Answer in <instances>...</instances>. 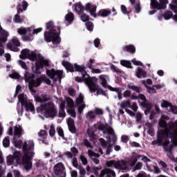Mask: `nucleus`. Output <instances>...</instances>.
I'll return each instance as SVG.
<instances>
[{
	"mask_svg": "<svg viewBox=\"0 0 177 177\" xmlns=\"http://www.w3.org/2000/svg\"><path fill=\"white\" fill-rule=\"evenodd\" d=\"M46 28L49 31L44 32V37L46 42H53L54 45H58L62 41L60 39V27L57 26V30L55 28L53 21H50L46 24Z\"/></svg>",
	"mask_w": 177,
	"mask_h": 177,
	"instance_id": "obj_1",
	"label": "nucleus"
},
{
	"mask_svg": "<svg viewBox=\"0 0 177 177\" xmlns=\"http://www.w3.org/2000/svg\"><path fill=\"white\" fill-rule=\"evenodd\" d=\"M162 131H169V134L167 137H162V145L165 151H172L174 150V145L171 144L169 147L168 145L171 143L169 139H177V122H171L169 127Z\"/></svg>",
	"mask_w": 177,
	"mask_h": 177,
	"instance_id": "obj_2",
	"label": "nucleus"
},
{
	"mask_svg": "<svg viewBox=\"0 0 177 177\" xmlns=\"http://www.w3.org/2000/svg\"><path fill=\"white\" fill-rule=\"evenodd\" d=\"M15 147L17 149H21L24 152V156L26 157V160H32V157H34V141L29 140L28 144H27V141H25L23 143L22 140H16L12 142Z\"/></svg>",
	"mask_w": 177,
	"mask_h": 177,
	"instance_id": "obj_3",
	"label": "nucleus"
},
{
	"mask_svg": "<svg viewBox=\"0 0 177 177\" xmlns=\"http://www.w3.org/2000/svg\"><path fill=\"white\" fill-rule=\"evenodd\" d=\"M24 78L26 82L28 83L29 89L30 91L31 89H32V88H38V86L41 85V82H46L47 85H52V82L50 81V80L47 79L46 76L41 75L35 80H34V78H35V75L30 73L28 71L25 72Z\"/></svg>",
	"mask_w": 177,
	"mask_h": 177,
	"instance_id": "obj_4",
	"label": "nucleus"
},
{
	"mask_svg": "<svg viewBox=\"0 0 177 177\" xmlns=\"http://www.w3.org/2000/svg\"><path fill=\"white\" fill-rule=\"evenodd\" d=\"M37 113H41L45 118L57 117V109L52 102L42 103L37 108Z\"/></svg>",
	"mask_w": 177,
	"mask_h": 177,
	"instance_id": "obj_5",
	"label": "nucleus"
},
{
	"mask_svg": "<svg viewBox=\"0 0 177 177\" xmlns=\"http://www.w3.org/2000/svg\"><path fill=\"white\" fill-rule=\"evenodd\" d=\"M27 59H29V60H31V62H35L36 60L35 71H33L35 74H41L39 70L44 68V66L49 67L50 66L49 61L44 59V57L39 58V60H37V59H38V56L34 52L30 53Z\"/></svg>",
	"mask_w": 177,
	"mask_h": 177,
	"instance_id": "obj_6",
	"label": "nucleus"
},
{
	"mask_svg": "<svg viewBox=\"0 0 177 177\" xmlns=\"http://www.w3.org/2000/svg\"><path fill=\"white\" fill-rule=\"evenodd\" d=\"M62 66L65 67L66 70L67 71H69L70 73H74L75 71H77L79 73H81L82 76L84 77V80L86 81L88 78H89V75H88V73H86V71H85V66L84 65H78L77 64H75L73 65L71 63L64 61L62 62Z\"/></svg>",
	"mask_w": 177,
	"mask_h": 177,
	"instance_id": "obj_7",
	"label": "nucleus"
},
{
	"mask_svg": "<svg viewBox=\"0 0 177 177\" xmlns=\"http://www.w3.org/2000/svg\"><path fill=\"white\" fill-rule=\"evenodd\" d=\"M168 2V0H159V2L157 0H151V9L153 10L149 11V15H154V13H157V10H164L167 9Z\"/></svg>",
	"mask_w": 177,
	"mask_h": 177,
	"instance_id": "obj_8",
	"label": "nucleus"
},
{
	"mask_svg": "<svg viewBox=\"0 0 177 177\" xmlns=\"http://www.w3.org/2000/svg\"><path fill=\"white\" fill-rule=\"evenodd\" d=\"M86 85L89 88V91L91 93H95V92H97V95L99 96V95H102V96H107V93H106V91H104L100 86L97 84H95V82H93V80L90 77L86 80Z\"/></svg>",
	"mask_w": 177,
	"mask_h": 177,
	"instance_id": "obj_9",
	"label": "nucleus"
},
{
	"mask_svg": "<svg viewBox=\"0 0 177 177\" xmlns=\"http://www.w3.org/2000/svg\"><path fill=\"white\" fill-rule=\"evenodd\" d=\"M99 131H102L103 133H108L109 136H111V140L113 143L117 142V135H115V132H114V129L111 126L109 125V124L106 123L105 124L100 122L98 124Z\"/></svg>",
	"mask_w": 177,
	"mask_h": 177,
	"instance_id": "obj_10",
	"label": "nucleus"
},
{
	"mask_svg": "<svg viewBox=\"0 0 177 177\" xmlns=\"http://www.w3.org/2000/svg\"><path fill=\"white\" fill-rule=\"evenodd\" d=\"M18 34L22 35L23 41L25 42H31L34 39V37L31 36V32H32V26L28 28H19L17 30Z\"/></svg>",
	"mask_w": 177,
	"mask_h": 177,
	"instance_id": "obj_11",
	"label": "nucleus"
},
{
	"mask_svg": "<svg viewBox=\"0 0 177 177\" xmlns=\"http://www.w3.org/2000/svg\"><path fill=\"white\" fill-rule=\"evenodd\" d=\"M46 75L48 77H49V78L53 80L55 82H57L58 80L59 82H62V80L63 78V71H56L55 68H52L46 71Z\"/></svg>",
	"mask_w": 177,
	"mask_h": 177,
	"instance_id": "obj_12",
	"label": "nucleus"
},
{
	"mask_svg": "<svg viewBox=\"0 0 177 177\" xmlns=\"http://www.w3.org/2000/svg\"><path fill=\"white\" fill-rule=\"evenodd\" d=\"M169 133V130L161 129L160 132H158L157 140L152 141L151 145H153V146H156V145L162 146V138L168 137Z\"/></svg>",
	"mask_w": 177,
	"mask_h": 177,
	"instance_id": "obj_13",
	"label": "nucleus"
},
{
	"mask_svg": "<svg viewBox=\"0 0 177 177\" xmlns=\"http://www.w3.org/2000/svg\"><path fill=\"white\" fill-rule=\"evenodd\" d=\"M54 174L58 177H66V167L62 162L57 163L54 166Z\"/></svg>",
	"mask_w": 177,
	"mask_h": 177,
	"instance_id": "obj_14",
	"label": "nucleus"
},
{
	"mask_svg": "<svg viewBox=\"0 0 177 177\" xmlns=\"http://www.w3.org/2000/svg\"><path fill=\"white\" fill-rule=\"evenodd\" d=\"M96 9H97V6H94L93 8V10L91 11V16L93 17H99V16H101V17H107L109 15L111 14V10H100L97 14H96Z\"/></svg>",
	"mask_w": 177,
	"mask_h": 177,
	"instance_id": "obj_15",
	"label": "nucleus"
},
{
	"mask_svg": "<svg viewBox=\"0 0 177 177\" xmlns=\"http://www.w3.org/2000/svg\"><path fill=\"white\" fill-rule=\"evenodd\" d=\"M67 125L69 132L73 133L75 136H78L80 131L77 129V127H75V122L71 118L68 119Z\"/></svg>",
	"mask_w": 177,
	"mask_h": 177,
	"instance_id": "obj_16",
	"label": "nucleus"
},
{
	"mask_svg": "<svg viewBox=\"0 0 177 177\" xmlns=\"http://www.w3.org/2000/svg\"><path fill=\"white\" fill-rule=\"evenodd\" d=\"M18 100L19 102H20L21 104V109L20 110V106H19L17 108V111H18V114L19 115H23V111H24V109L23 106L25 104H27V98H26V96H24V94L21 93L18 95Z\"/></svg>",
	"mask_w": 177,
	"mask_h": 177,
	"instance_id": "obj_17",
	"label": "nucleus"
},
{
	"mask_svg": "<svg viewBox=\"0 0 177 177\" xmlns=\"http://www.w3.org/2000/svg\"><path fill=\"white\" fill-rule=\"evenodd\" d=\"M108 167H115V168H124L127 167V162L124 160H110L108 162Z\"/></svg>",
	"mask_w": 177,
	"mask_h": 177,
	"instance_id": "obj_18",
	"label": "nucleus"
},
{
	"mask_svg": "<svg viewBox=\"0 0 177 177\" xmlns=\"http://www.w3.org/2000/svg\"><path fill=\"white\" fill-rule=\"evenodd\" d=\"M100 142L103 149H106V155L110 156V153L113 151V145L109 144L104 138H100Z\"/></svg>",
	"mask_w": 177,
	"mask_h": 177,
	"instance_id": "obj_19",
	"label": "nucleus"
},
{
	"mask_svg": "<svg viewBox=\"0 0 177 177\" xmlns=\"http://www.w3.org/2000/svg\"><path fill=\"white\" fill-rule=\"evenodd\" d=\"M24 135V129H23V127L21 125H16L14 127V138H18V139H20L21 136Z\"/></svg>",
	"mask_w": 177,
	"mask_h": 177,
	"instance_id": "obj_20",
	"label": "nucleus"
},
{
	"mask_svg": "<svg viewBox=\"0 0 177 177\" xmlns=\"http://www.w3.org/2000/svg\"><path fill=\"white\" fill-rule=\"evenodd\" d=\"M14 160H15L17 164H21V162H24V159H23V154L20 151H15L13 153Z\"/></svg>",
	"mask_w": 177,
	"mask_h": 177,
	"instance_id": "obj_21",
	"label": "nucleus"
},
{
	"mask_svg": "<svg viewBox=\"0 0 177 177\" xmlns=\"http://www.w3.org/2000/svg\"><path fill=\"white\" fill-rule=\"evenodd\" d=\"M8 37H9L8 31L4 30L0 32V48L3 46L2 44H5L8 41Z\"/></svg>",
	"mask_w": 177,
	"mask_h": 177,
	"instance_id": "obj_22",
	"label": "nucleus"
},
{
	"mask_svg": "<svg viewBox=\"0 0 177 177\" xmlns=\"http://www.w3.org/2000/svg\"><path fill=\"white\" fill-rule=\"evenodd\" d=\"M138 99H140V100H142V102H140V101H138V102L142 106V107H147V104H149V100H147V99L146 98L145 95L140 94L138 95Z\"/></svg>",
	"mask_w": 177,
	"mask_h": 177,
	"instance_id": "obj_23",
	"label": "nucleus"
},
{
	"mask_svg": "<svg viewBox=\"0 0 177 177\" xmlns=\"http://www.w3.org/2000/svg\"><path fill=\"white\" fill-rule=\"evenodd\" d=\"M124 52H129V53H135L136 52V48L132 44L127 45L122 48Z\"/></svg>",
	"mask_w": 177,
	"mask_h": 177,
	"instance_id": "obj_24",
	"label": "nucleus"
},
{
	"mask_svg": "<svg viewBox=\"0 0 177 177\" xmlns=\"http://www.w3.org/2000/svg\"><path fill=\"white\" fill-rule=\"evenodd\" d=\"M30 50L28 48H24L21 51V55L19 56L20 59L24 60V59H27L30 53Z\"/></svg>",
	"mask_w": 177,
	"mask_h": 177,
	"instance_id": "obj_25",
	"label": "nucleus"
},
{
	"mask_svg": "<svg viewBox=\"0 0 177 177\" xmlns=\"http://www.w3.org/2000/svg\"><path fill=\"white\" fill-rule=\"evenodd\" d=\"M104 175H115V173L114 171L110 169H105L101 171V173L99 176V177H104Z\"/></svg>",
	"mask_w": 177,
	"mask_h": 177,
	"instance_id": "obj_26",
	"label": "nucleus"
},
{
	"mask_svg": "<svg viewBox=\"0 0 177 177\" xmlns=\"http://www.w3.org/2000/svg\"><path fill=\"white\" fill-rule=\"evenodd\" d=\"M147 75V73L145 70H143L142 68H138L136 76L138 78H146V75Z\"/></svg>",
	"mask_w": 177,
	"mask_h": 177,
	"instance_id": "obj_27",
	"label": "nucleus"
},
{
	"mask_svg": "<svg viewBox=\"0 0 177 177\" xmlns=\"http://www.w3.org/2000/svg\"><path fill=\"white\" fill-rule=\"evenodd\" d=\"M161 118L163 119H160L158 122L160 127L165 128V129H167V128H169V126H168L167 121H165V116H161Z\"/></svg>",
	"mask_w": 177,
	"mask_h": 177,
	"instance_id": "obj_28",
	"label": "nucleus"
},
{
	"mask_svg": "<svg viewBox=\"0 0 177 177\" xmlns=\"http://www.w3.org/2000/svg\"><path fill=\"white\" fill-rule=\"evenodd\" d=\"M73 6L75 8V12L77 13H82V12L85 10V7H84V6H82L81 3H75Z\"/></svg>",
	"mask_w": 177,
	"mask_h": 177,
	"instance_id": "obj_29",
	"label": "nucleus"
},
{
	"mask_svg": "<svg viewBox=\"0 0 177 177\" xmlns=\"http://www.w3.org/2000/svg\"><path fill=\"white\" fill-rule=\"evenodd\" d=\"M65 20L69 24H71L74 21V14L73 12H68L65 16Z\"/></svg>",
	"mask_w": 177,
	"mask_h": 177,
	"instance_id": "obj_30",
	"label": "nucleus"
},
{
	"mask_svg": "<svg viewBox=\"0 0 177 177\" xmlns=\"http://www.w3.org/2000/svg\"><path fill=\"white\" fill-rule=\"evenodd\" d=\"M162 17L165 19V20H169L174 17V13L170 10L165 11L164 14L162 15Z\"/></svg>",
	"mask_w": 177,
	"mask_h": 177,
	"instance_id": "obj_31",
	"label": "nucleus"
},
{
	"mask_svg": "<svg viewBox=\"0 0 177 177\" xmlns=\"http://www.w3.org/2000/svg\"><path fill=\"white\" fill-rule=\"evenodd\" d=\"M100 78V82L101 85L103 86V88H107V80L106 79V75H101L99 77Z\"/></svg>",
	"mask_w": 177,
	"mask_h": 177,
	"instance_id": "obj_32",
	"label": "nucleus"
},
{
	"mask_svg": "<svg viewBox=\"0 0 177 177\" xmlns=\"http://www.w3.org/2000/svg\"><path fill=\"white\" fill-rule=\"evenodd\" d=\"M120 64L123 67H127V68H132V64L129 61L122 59L120 61Z\"/></svg>",
	"mask_w": 177,
	"mask_h": 177,
	"instance_id": "obj_33",
	"label": "nucleus"
},
{
	"mask_svg": "<svg viewBox=\"0 0 177 177\" xmlns=\"http://www.w3.org/2000/svg\"><path fill=\"white\" fill-rule=\"evenodd\" d=\"M121 12L123 13V15H129L130 13H132V8H129V10H128V8H127V6L124 5L121 6Z\"/></svg>",
	"mask_w": 177,
	"mask_h": 177,
	"instance_id": "obj_34",
	"label": "nucleus"
},
{
	"mask_svg": "<svg viewBox=\"0 0 177 177\" xmlns=\"http://www.w3.org/2000/svg\"><path fill=\"white\" fill-rule=\"evenodd\" d=\"M84 103V95L80 94L79 97L76 98L75 104L76 106H81Z\"/></svg>",
	"mask_w": 177,
	"mask_h": 177,
	"instance_id": "obj_35",
	"label": "nucleus"
},
{
	"mask_svg": "<svg viewBox=\"0 0 177 177\" xmlns=\"http://www.w3.org/2000/svg\"><path fill=\"white\" fill-rule=\"evenodd\" d=\"M145 125L148 128L147 133H149L150 136H154V130L153 129L151 123H146Z\"/></svg>",
	"mask_w": 177,
	"mask_h": 177,
	"instance_id": "obj_36",
	"label": "nucleus"
},
{
	"mask_svg": "<svg viewBox=\"0 0 177 177\" xmlns=\"http://www.w3.org/2000/svg\"><path fill=\"white\" fill-rule=\"evenodd\" d=\"M120 107L122 109H127V107H129V109H130V107H132V104H131V101L129 100L123 101L120 104Z\"/></svg>",
	"mask_w": 177,
	"mask_h": 177,
	"instance_id": "obj_37",
	"label": "nucleus"
},
{
	"mask_svg": "<svg viewBox=\"0 0 177 177\" xmlns=\"http://www.w3.org/2000/svg\"><path fill=\"white\" fill-rule=\"evenodd\" d=\"M24 106L26 107V111H31V112L35 111V108L34 107V104H32V103L28 104V102Z\"/></svg>",
	"mask_w": 177,
	"mask_h": 177,
	"instance_id": "obj_38",
	"label": "nucleus"
},
{
	"mask_svg": "<svg viewBox=\"0 0 177 177\" xmlns=\"http://www.w3.org/2000/svg\"><path fill=\"white\" fill-rule=\"evenodd\" d=\"M129 89H131V91H134L136 93H140V87L132 84H128Z\"/></svg>",
	"mask_w": 177,
	"mask_h": 177,
	"instance_id": "obj_39",
	"label": "nucleus"
},
{
	"mask_svg": "<svg viewBox=\"0 0 177 177\" xmlns=\"http://www.w3.org/2000/svg\"><path fill=\"white\" fill-rule=\"evenodd\" d=\"M94 6H96L92 5V4H91V3H87L84 8V10H86V12H90V15H91V16H92L91 12L93 10Z\"/></svg>",
	"mask_w": 177,
	"mask_h": 177,
	"instance_id": "obj_40",
	"label": "nucleus"
},
{
	"mask_svg": "<svg viewBox=\"0 0 177 177\" xmlns=\"http://www.w3.org/2000/svg\"><path fill=\"white\" fill-rule=\"evenodd\" d=\"M3 147H9L10 146V138L9 136L6 137L3 140Z\"/></svg>",
	"mask_w": 177,
	"mask_h": 177,
	"instance_id": "obj_41",
	"label": "nucleus"
},
{
	"mask_svg": "<svg viewBox=\"0 0 177 177\" xmlns=\"http://www.w3.org/2000/svg\"><path fill=\"white\" fill-rule=\"evenodd\" d=\"M133 7L134 8V13H139L140 12H142V6H140V3H136L135 5H133Z\"/></svg>",
	"mask_w": 177,
	"mask_h": 177,
	"instance_id": "obj_42",
	"label": "nucleus"
},
{
	"mask_svg": "<svg viewBox=\"0 0 177 177\" xmlns=\"http://www.w3.org/2000/svg\"><path fill=\"white\" fill-rule=\"evenodd\" d=\"M172 3L169 4L170 9L174 12V13H177V0H172Z\"/></svg>",
	"mask_w": 177,
	"mask_h": 177,
	"instance_id": "obj_43",
	"label": "nucleus"
},
{
	"mask_svg": "<svg viewBox=\"0 0 177 177\" xmlns=\"http://www.w3.org/2000/svg\"><path fill=\"white\" fill-rule=\"evenodd\" d=\"M7 47L9 48L10 50H12V52H19V50H20L17 46H14L12 43H8Z\"/></svg>",
	"mask_w": 177,
	"mask_h": 177,
	"instance_id": "obj_44",
	"label": "nucleus"
},
{
	"mask_svg": "<svg viewBox=\"0 0 177 177\" xmlns=\"http://www.w3.org/2000/svg\"><path fill=\"white\" fill-rule=\"evenodd\" d=\"M147 106H142L144 109H147L145 111V115H147V114H150L151 113V109L153 107V105H151V104H147Z\"/></svg>",
	"mask_w": 177,
	"mask_h": 177,
	"instance_id": "obj_45",
	"label": "nucleus"
},
{
	"mask_svg": "<svg viewBox=\"0 0 177 177\" xmlns=\"http://www.w3.org/2000/svg\"><path fill=\"white\" fill-rule=\"evenodd\" d=\"M67 113L71 117H73V118H75V117H77V113H75V109L74 108H71L70 109H68Z\"/></svg>",
	"mask_w": 177,
	"mask_h": 177,
	"instance_id": "obj_46",
	"label": "nucleus"
},
{
	"mask_svg": "<svg viewBox=\"0 0 177 177\" xmlns=\"http://www.w3.org/2000/svg\"><path fill=\"white\" fill-rule=\"evenodd\" d=\"M66 102H67L68 106L70 109H74V107H75L74 100H73V99L71 97H68L66 99Z\"/></svg>",
	"mask_w": 177,
	"mask_h": 177,
	"instance_id": "obj_47",
	"label": "nucleus"
},
{
	"mask_svg": "<svg viewBox=\"0 0 177 177\" xmlns=\"http://www.w3.org/2000/svg\"><path fill=\"white\" fill-rule=\"evenodd\" d=\"M32 27V30L31 32L30 37H32V38H34L33 35H35V34H39V32L42 31V28L34 29V27L33 26Z\"/></svg>",
	"mask_w": 177,
	"mask_h": 177,
	"instance_id": "obj_48",
	"label": "nucleus"
},
{
	"mask_svg": "<svg viewBox=\"0 0 177 177\" xmlns=\"http://www.w3.org/2000/svg\"><path fill=\"white\" fill-rule=\"evenodd\" d=\"M18 63L19 66H21V68L26 70V71L28 70V66H27V64L24 61L19 60Z\"/></svg>",
	"mask_w": 177,
	"mask_h": 177,
	"instance_id": "obj_49",
	"label": "nucleus"
},
{
	"mask_svg": "<svg viewBox=\"0 0 177 177\" xmlns=\"http://www.w3.org/2000/svg\"><path fill=\"white\" fill-rule=\"evenodd\" d=\"M161 106L165 109H167V107H169V109H171V106H172V104L167 100H164L163 102L161 104Z\"/></svg>",
	"mask_w": 177,
	"mask_h": 177,
	"instance_id": "obj_50",
	"label": "nucleus"
},
{
	"mask_svg": "<svg viewBox=\"0 0 177 177\" xmlns=\"http://www.w3.org/2000/svg\"><path fill=\"white\" fill-rule=\"evenodd\" d=\"M57 131L59 136H60V138H62V139H65L64 138V131H63V129H62V127H57Z\"/></svg>",
	"mask_w": 177,
	"mask_h": 177,
	"instance_id": "obj_51",
	"label": "nucleus"
},
{
	"mask_svg": "<svg viewBox=\"0 0 177 177\" xmlns=\"http://www.w3.org/2000/svg\"><path fill=\"white\" fill-rule=\"evenodd\" d=\"M86 27L88 31H93V22L88 21L86 23Z\"/></svg>",
	"mask_w": 177,
	"mask_h": 177,
	"instance_id": "obj_52",
	"label": "nucleus"
},
{
	"mask_svg": "<svg viewBox=\"0 0 177 177\" xmlns=\"http://www.w3.org/2000/svg\"><path fill=\"white\" fill-rule=\"evenodd\" d=\"M49 135L51 136V138H53L56 133V130L55 129V126L51 125L49 130Z\"/></svg>",
	"mask_w": 177,
	"mask_h": 177,
	"instance_id": "obj_53",
	"label": "nucleus"
},
{
	"mask_svg": "<svg viewBox=\"0 0 177 177\" xmlns=\"http://www.w3.org/2000/svg\"><path fill=\"white\" fill-rule=\"evenodd\" d=\"M80 19L82 21H84V23H86V21H89V15L86 14H83L80 16Z\"/></svg>",
	"mask_w": 177,
	"mask_h": 177,
	"instance_id": "obj_54",
	"label": "nucleus"
},
{
	"mask_svg": "<svg viewBox=\"0 0 177 177\" xmlns=\"http://www.w3.org/2000/svg\"><path fill=\"white\" fill-rule=\"evenodd\" d=\"M15 162V158L12 156H8L7 157V165H12Z\"/></svg>",
	"mask_w": 177,
	"mask_h": 177,
	"instance_id": "obj_55",
	"label": "nucleus"
},
{
	"mask_svg": "<svg viewBox=\"0 0 177 177\" xmlns=\"http://www.w3.org/2000/svg\"><path fill=\"white\" fill-rule=\"evenodd\" d=\"M12 42L13 45H15V46H17V47H19L21 45L20 41H19V39H17V37H13L12 39Z\"/></svg>",
	"mask_w": 177,
	"mask_h": 177,
	"instance_id": "obj_56",
	"label": "nucleus"
},
{
	"mask_svg": "<svg viewBox=\"0 0 177 177\" xmlns=\"http://www.w3.org/2000/svg\"><path fill=\"white\" fill-rule=\"evenodd\" d=\"M111 70L113 71V73H117V74L121 73V70L115 65H111Z\"/></svg>",
	"mask_w": 177,
	"mask_h": 177,
	"instance_id": "obj_57",
	"label": "nucleus"
},
{
	"mask_svg": "<svg viewBox=\"0 0 177 177\" xmlns=\"http://www.w3.org/2000/svg\"><path fill=\"white\" fill-rule=\"evenodd\" d=\"M83 165H86L88 164V159L84 155H81L80 157Z\"/></svg>",
	"mask_w": 177,
	"mask_h": 177,
	"instance_id": "obj_58",
	"label": "nucleus"
},
{
	"mask_svg": "<svg viewBox=\"0 0 177 177\" xmlns=\"http://www.w3.org/2000/svg\"><path fill=\"white\" fill-rule=\"evenodd\" d=\"M137 162H138V159L135 158V155L132 156L131 162L130 164L131 167H135Z\"/></svg>",
	"mask_w": 177,
	"mask_h": 177,
	"instance_id": "obj_59",
	"label": "nucleus"
},
{
	"mask_svg": "<svg viewBox=\"0 0 177 177\" xmlns=\"http://www.w3.org/2000/svg\"><path fill=\"white\" fill-rule=\"evenodd\" d=\"M147 89L148 93H157V91H156L155 87H153V86L151 87L147 86Z\"/></svg>",
	"mask_w": 177,
	"mask_h": 177,
	"instance_id": "obj_60",
	"label": "nucleus"
},
{
	"mask_svg": "<svg viewBox=\"0 0 177 177\" xmlns=\"http://www.w3.org/2000/svg\"><path fill=\"white\" fill-rule=\"evenodd\" d=\"M10 78L13 80H19L20 79V75L16 72L13 73L12 74L10 75Z\"/></svg>",
	"mask_w": 177,
	"mask_h": 177,
	"instance_id": "obj_61",
	"label": "nucleus"
},
{
	"mask_svg": "<svg viewBox=\"0 0 177 177\" xmlns=\"http://www.w3.org/2000/svg\"><path fill=\"white\" fill-rule=\"evenodd\" d=\"M14 20L15 23H23V20L21 19L19 14L15 15Z\"/></svg>",
	"mask_w": 177,
	"mask_h": 177,
	"instance_id": "obj_62",
	"label": "nucleus"
},
{
	"mask_svg": "<svg viewBox=\"0 0 177 177\" xmlns=\"http://www.w3.org/2000/svg\"><path fill=\"white\" fill-rule=\"evenodd\" d=\"M92 169H93V174H94L96 177H99V167H93L92 168Z\"/></svg>",
	"mask_w": 177,
	"mask_h": 177,
	"instance_id": "obj_63",
	"label": "nucleus"
},
{
	"mask_svg": "<svg viewBox=\"0 0 177 177\" xmlns=\"http://www.w3.org/2000/svg\"><path fill=\"white\" fill-rule=\"evenodd\" d=\"M170 111H171L173 114H177V106L171 105L170 107Z\"/></svg>",
	"mask_w": 177,
	"mask_h": 177,
	"instance_id": "obj_64",
	"label": "nucleus"
}]
</instances>
